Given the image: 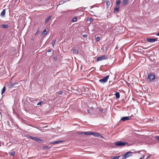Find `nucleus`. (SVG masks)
<instances>
[{
	"label": "nucleus",
	"mask_w": 159,
	"mask_h": 159,
	"mask_svg": "<svg viewBox=\"0 0 159 159\" xmlns=\"http://www.w3.org/2000/svg\"><path fill=\"white\" fill-rule=\"evenodd\" d=\"M51 16H49L47 18L45 19V23H46L48 22L49 21V20H50V19H51Z\"/></svg>",
	"instance_id": "nucleus-19"
},
{
	"label": "nucleus",
	"mask_w": 159,
	"mask_h": 159,
	"mask_svg": "<svg viewBox=\"0 0 159 159\" xmlns=\"http://www.w3.org/2000/svg\"><path fill=\"white\" fill-rule=\"evenodd\" d=\"M109 78V75H107L105 77H104L103 79L99 80V82L101 83H105L107 81V80Z\"/></svg>",
	"instance_id": "nucleus-5"
},
{
	"label": "nucleus",
	"mask_w": 159,
	"mask_h": 159,
	"mask_svg": "<svg viewBox=\"0 0 159 159\" xmlns=\"http://www.w3.org/2000/svg\"><path fill=\"white\" fill-rule=\"evenodd\" d=\"M9 123L10 122L9 121L7 122V124L8 125H9Z\"/></svg>",
	"instance_id": "nucleus-41"
},
{
	"label": "nucleus",
	"mask_w": 159,
	"mask_h": 159,
	"mask_svg": "<svg viewBox=\"0 0 159 159\" xmlns=\"http://www.w3.org/2000/svg\"><path fill=\"white\" fill-rule=\"evenodd\" d=\"M121 155L119 156H114L112 158H111V159H118L119 157H121Z\"/></svg>",
	"instance_id": "nucleus-17"
},
{
	"label": "nucleus",
	"mask_w": 159,
	"mask_h": 159,
	"mask_svg": "<svg viewBox=\"0 0 159 159\" xmlns=\"http://www.w3.org/2000/svg\"><path fill=\"white\" fill-rule=\"evenodd\" d=\"M63 142V141H62L58 140L54 142H51L50 143V144H56L59 143H60L62 142Z\"/></svg>",
	"instance_id": "nucleus-10"
},
{
	"label": "nucleus",
	"mask_w": 159,
	"mask_h": 159,
	"mask_svg": "<svg viewBox=\"0 0 159 159\" xmlns=\"http://www.w3.org/2000/svg\"><path fill=\"white\" fill-rule=\"evenodd\" d=\"M91 132L90 131H88V132H84V134L86 135H90L91 134Z\"/></svg>",
	"instance_id": "nucleus-18"
},
{
	"label": "nucleus",
	"mask_w": 159,
	"mask_h": 159,
	"mask_svg": "<svg viewBox=\"0 0 159 159\" xmlns=\"http://www.w3.org/2000/svg\"><path fill=\"white\" fill-rule=\"evenodd\" d=\"M29 138L30 139H31L35 140V141L39 143H41V142H43V140H42L40 139H39L38 138H36L35 137H33L32 136H29Z\"/></svg>",
	"instance_id": "nucleus-6"
},
{
	"label": "nucleus",
	"mask_w": 159,
	"mask_h": 159,
	"mask_svg": "<svg viewBox=\"0 0 159 159\" xmlns=\"http://www.w3.org/2000/svg\"><path fill=\"white\" fill-rule=\"evenodd\" d=\"M43 103V101H41V102H39L37 103V105H41V103Z\"/></svg>",
	"instance_id": "nucleus-31"
},
{
	"label": "nucleus",
	"mask_w": 159,
	"mask_h": 159,
	"mask_svg": "<svg viewBox=\"0 0 159 159\" xmlns=\"http://www.w3.org/2000/svg\"><path fill=\"white\" fill-rule=\"evenodd\" d=\"M107 57L105 55L100 56L97 58L96 60L97 61H99L103 60H106Z\"/></svg>",
	"instance_id": "nucleus-3"
},
{
	"label": "nucleus",
	"mask_w": 159,
	"mask_h": 159,
	"mask_svg": "<svg viewBox=\"0 0 159 159\" xmlns=\"http://www.w3.org/2000/svg\"><path fill=\"white\" fill-rule=\"evenodd\" d=\"M88 20L90 22H92L93 21V20L92 18H90L88 19Z\"/></svg>",
	"instance_id": "nucleus-30"
},
{
	"label": "nucleus",
	"mask_w": 159,
	"mask_h": 159,
	"mask_svg": "<svg viewBox=\"0 0 159 159\" xmlns=\"http://www.w3.org/2000/svg\"><path fill=\"white\" fill-rule=\"evenodd\" d=\"M78 52V50L76 49H75L73 51V52L74 53L77 54Z\"/></svg>",
	"instance_id": "nucleus-22"
},
{
	"label": "nucleus",
	"mask_w": 159,
	"mask_h": 159,
	"mask_svg": "<svg viewBox=\"0 0 159 159\" xmlns=\"http://www.w3.org/2000/svg\"><path fill=\"white\" fill-rule=\"evenodd\" d=\"M54 60L56 61L57 60V58L56 57H54Z\"/></svg>",
	"instance_id": "nucleus-39"
},
{
	"label": "nucleus",
	"mask_w": 159,
	"mask_h": 159,
	"mask_svg": "<svg viewBox=\"0 0 159 159\" xmlns=\"http://www.w3.org/2000/svg\"><path fill=\"white\" fill-rule=\"evenodd\" d=\"M99 111H100L101 112L103 111V110L102 109H101V108L99 109Z\"/></svg>",
	"instance_id": "nucleus-38"
},
{
	"label": "nucleus",
	"mask_w": 159,
	"mask_h": 159,
	"mask_svg": "<svg viewBox=\"0 0 159 159\" xmlns=\"http://www.w3.org/2000/svg\"><path fill=\"white\" fill-rule=\"evenodd\" d=\"M9 153L11 155L13 156L15 155V152L14 151H13L10 152Z\"/></svg>",
	"instance_id": "nucleus-23"
},
{
	"label": "nucleus",
	"mask_w": 159,
	"mask_h": 159,
	"mask_svg": "<svg viewBox=\"0 0 159 159\" xmlns=\"http://www.w3.org/2000/svg\"><path fill=\"white\" fill-rule=\"evenodd\" d=\"M139 159H142V157H141Z\"/></svg>",
	"instance_id": "nucleus-44"
},
{
	"label": "nucleus",
	"mask_w": 159,
	"mask_h": 159,
	"mask_svg": "<svg viewBox=\"0 0 159 159\" xmlns=\"http://www.w3.org/2000/svg\"><path fill=\"white\" fill-rule=\"evenodd\" d=\"M63 91H60L59 92V94H60V95H61L62 94V93H63Z\"/></svg>",
	"instance_id": "nucleus-33"
},
{
	"label": "nucleus",
	"mask_w": 159,
	"mask_h": 159,
	"mask_svg": "<svg viewBox=\"0 0 159 159\" xmlns=\"http://www.w3.org/2000/svg\"><path fill=\"white\" fill-rule=\"evenodd\" d=\"M129 0H123L122 4L123 5L125 6L128 3Z\"/></svg>",
	"instance_id": "nucleus-12"
},
{
	"label": "nucleus",
	"mask_w": 159,
	"mask_h": 159,
	"mask_svg": "<svg viewBox=\"0 0 159 159\" xmlns=\"http://www.w3.org/2000/svg\"><path fill=\"white\" fill-rule=\"evenodd\" d=\"M96 39L97 41H99L100 40V38L99 37H97Z\"/></svg>",
	"instance_id": "nucleus-28"
},
{
	"label": "nucleus",
	"mask_w": 159,
	"mask_h": 159,
	"mask_svg": "<svg viewBox=\"0 0 159 159\" xmlns=\"http://www.w3.org/2000/svg\"><path fill=\"white\" fill-rule=\"evenodd\" d=\"M47 32L48 31L46 30H44L42 32V35L44 36H45L47 34Z\"/></svg>",
	"instance_id": "nucleus-14"
},
{
	"label": "nucleus",
	"mask_w": 159,
	"mask_h": 159,
	"mask_svg": "<svg viewBox=\"0 0 159 159\" xmlns=\"http://www.w3.org/2000/svg\"><path fill=\"white\" fill-rule=\"evenodd\" d=\"M51 51V49H49L48 50V51H47V52H50Z\"/></svg>",
	"instance_id": "nucleus-36"
},
{
	"label": "nucleus",
	"mask_w": 159,
	"mask_h": 159,
	"mask_svg": "<svg viewBox=\"0 0 159 159\" xmlns=\"http://www.w3.org/2000/svg\"><path fill=\"white\" fill-rule=\"evenodd\" d=\"M156 139L158 141H159V136H156L155 137Z\"/></svg>",
	"instance_id": "nucleus-32"
},
{
	"label": "nucleus",
	"mask_w": 159,
	"mask_h": 159,
	"mask_svg": "<svg viewBox=\"0 0 159 159\" xmlns=\"http://www.w3.org/2000/svg\"><path fill=\"white\" fill-rule=\"evenodd\" d=\"M122 159H125L128 157L132 156V152H126L124 154L121 155Z\"/></svg>",
	"instance_id": "nucleus-2"
},
{
	"label": "nucleus",
	"mask_w": 159,
	"mask_h": 159,
	"mask_svg": "<svg viewBox=\"0 0 159 159\" xmlns=\"http://www.w3.org/2000/svg\"><path fill=\"white\" fill-rule=\"evenodd\" d=\"M156 35L159 36V32L156 34Z\"/></svg>",
	"instance_id": "nucleus-40"
},
{
	"label": "nucleus",
	"mask_w": 159,
	"mask_h": 159,
	"mask_svg": "<svg viewBox=\"0 0 159 159\" xmlns=\"http://www.w3.org/2000/svg\"><path fill=\"white\" fill-rule=\"evenodd\" d=\"M147 40L150 43H153L155 42V41H157V39H152V38H147Z\"/></svg>",
	"instance_id": "nucleus-7"
},
{
	"label": "nucleus",
	"mask_w": 159,
	"mask_h": 159,
	"mask_svg": "<svg viewBox=\"0 0 159 159\" xmlns=\"http://www.w3.org/2000/svg\"><path fill=\"white\" fill-rule=\"evenodd\" d=\"M8 27V25H1V27L4 28H7Z\"/></svg>",
	"instance_id": "nucleus-15"
},
{
	"label": "nucleus",
	"mask_w": 159,
	"mask_h": 159,
	"mask_svg": "<svg viewBox=\"0 0 159 159\" xmlns=\"http://www.w3.org/2000/svg\"><path fill=\"white\" fill-rule=\"evenodd\" d=\"M105 48L107 50V47H105Z\"/></svg>",
	"instance_id": "nucleus-43"
},
{
	"label": "nucleus",
	"mask_w": 159,
	"mask_h": 159,
	"mask_svg": "<svg viewBox=\"0 0 159 159\" xmlns=\"http://www.w3.org/2000/svg\"><path fill=\"white\" fill-rule=\"evenodd\" d=\"M84 132H80L78 133L79 134L83 135L84 134Z\"/></svg>",
	"instance_id": "nucleus-29"
},
{
	"label": "nucleus",
	"mask_w": 159,
	"mask_h": 159,
	"mask_svg": "<svg viewBox=\"0 0 159 159\" xmlns=\"http://www.w3.org/2000/svg\"><path fill=\"white\" fill-rule=\"evenodd\" d=\"M155 78V75L153 74H150L148 75V79L149 82H151Z\"/></svg>",
	"instance_id": "nucleus-4"
},
{
	"label": "nucleus",
	"mask_w": 159,
	"mask_h": 159,
	"mask_svg": "<svg viewBox=\"0 0 159 159\" xmlns=\"http://www.w3.org/2000/svg\"><path fill=\"white\" fill-rule=\"evenodd\" d=\"M87 111H88V112H89V111L88 110H87Z\"/></svg>",
	"instance_id": "nucleus-45"
},
{
	"label": "nucleus",
	"mask_w": 159,
	"mask_h": 159,
	"mask_svg": "<svg viewBox=\"0 0 159 159\" xmlns=\"http://www.w3.org/2000/svg\"><path fill=\"white\" fill-rule=\"evenodd\" d=\"M119 7H116V8H115L114 9V12L115 13H117L118 12V11H119Z\"/></svg>",
	"instance_id": "nucleus-21"
},
{
	"label": "nucleus",
	"mask_w": 159,
	"mask_h": 159,
	"mask_svg": "<svg viewBox=\"0 0 159 159\" xmlns=\"http://www.w3.org/2000/svg\"><path fill=\"white\" fill-rule=\"evenodd\" d=\"M120 0H117L116 2V5L118 6L120 3Z\"/></svg>",
	"instance_id": "nucleus-25"
},
{
	"label": "nucleus",
	"mask_w": 159,
	"mask_h": 159,
	"mask_svg": "<svg viewBox=\"0 0 159 159\" xmlns=\"http://www.w3.org/2000/svg\"><path fill=\"white\" fill-rule=\"evenodd\" d=\"M20 84L18 83H16L14 84H11L10 86L11 87H17L20 86Z\"/></svg>",
	"instance_id": "nucleus-9"
},
{
	"label": "nucleus",
	"mask_w": 159,
	"mask_h": 159,
	"mask_svg": "<svg viewBox=\"0 0 159 159\" xmlns=\"http://www.w3.org/2000/svg\"><path fill=\"white\" fill-rule=\"evenodd\" d=\"M106 4H109V3H110V2H109V1H107L106 2Z\"/></svg>",
	"instance_id": "nucleus-37"
},
{
	"label": "nucleus",
	"mask_w": 159,
	"mask_h": 159,
	"mask_svg": "<svg viewBox=\"0 0 159 159\" xmlns=\"http://www.w3.org/2000/svg\"><path fill=\"white\" fill-rule=\"evenodd\" d=\"M115 95L116 98H119L120 97V93L118 92H117L115 93Z\"/></svg>",
	"instance_id": "nucleus-16"
},
{
	"label": "nucleus",
	"mask_w": 159,
	"mask_h": 159,
	"mask_svg": "<svg viewBox=\"0 0 159 159\" xmlns=\"http://www.w3.org/2000/svg\"><path fill=\"white\" fill-rule=\"evenodd\" d=\"M39 32V30H38L36 32V33L35 34V35L37 34Z\"/></svg>",
	"instance_id": "nucleus-35"
},
{
	"label": "nucleus",
	"mask_w": 159,
	"mask_h": 159,
	"mask_svg": "<svg viewBox=\"0 0 159 159\" xmlns=\"http://www.w3.org/2000/svg\"><path fill=\"white\" fill-rule=\"evenodd\" d=\"M55 42H56L55 40H53L52 41V44L53 46L55 44Z\"/></svg>",
	"instance_id": "nucleus-27"
},
{
	"label": "nucleus",
	"mask_w": 159,
	"mask_h": 159,
	"mask_svg": "<svg viewBox=\"0 0 159 159\" xmlns=\"http://www.w3.org/2000/svg\"><path fill=\"white\" fill-rule=\"evenodd\" d=\"M5 90H6V87L5 86H4L3 88L2 89V92H1L2 95L4 93L5 91Z\"/></svg>",
	"instance_id": "nucleus-20"
},
{
	"label": "nucleus",
	"mask_w": 159,
	"mask_h": 159,
	"mask_svg": "<svg viewBox=\"0 0 159 159\" xmlns=\"http://www.w3.org/2000/svg\"><path fill=\"white\" fill-rule=\"evenodd\" d=\"M87 111H88V112H89V111L88 110H87Z\"/></svg>",
	"instance_id": "nucleus-46"
},
{
	"label": "nucleus",
	"mask_w": 159,
	"mask_h": 159,
	"mask_svg": "<svg viewBox=\"0 0 159 159\" xmlns=\"http://www.w3.org/2000/svg\"><path fill=\"white\" fill-rule=\"evenodd\" d=\"M149 157H150V156H148L147 157V158H149Z\"/></svg>",
	"instance_id": "nucleus-42"
},
{
	"label": "nucleus",
	"mask_w": 159,
	"mask_h": 159,
	"mask_svg": "<svg viewBox=\"0 0 159 159\" xmlns=\"http://www.w3.org/2000/svg\"><path fill=\"white\" fill-rule=\"evenodd\" d=\"M43 148L44 149L48 150L50 148L48 146H44L43 147Z\"/></svg>",
	"instance_id": "nucleus-26"
},
{
	"label": "nucleus",
	"mask_w": 159,
	"mask_h": 159,
	"mask_svg": "<svg viewBox=\"0 0 159 159\" xmlns=\"http://www.w3.org/2000/svg\"><path fill=\"white\" fill-rule=\"evenodd\" d=\"M114 144L116 146H123L126 145L128 146H129L127 142L121 141H116L114 143Z\"/></svg>",
	"instance_id": "nucleus-1"
},
{
	"label": "nucleus",
	"mask_w": 159,
	"mask_h": 159,
	"mask_svg": "<svg viewBox=\"0 0 159 159\" xmlns=\"http://www.w3.org/2000/svg\"><path fill=\"white\" fill-rule=\"evenodd\" d=\"M87 35L86 34H83V37H87Z\"/></svg>",
	"instance_id": "nucleus-34"
},
{
	"label": "nucleus",
	"mask_w": 159,
	"mask_h": 159,
	"mask_svg": "<svg viewBox=\"0 0 159 159\" xmlns=\"http://www.w3.org/2000/svg\"><path fill=\"white\" fill-rule=\"evenodd\" d=\"M6 13V10L5 9H4L2 11L1 13V16H2L4 17L5 16V15Z\"/></svg>",
	"instance_id": "nucleus-13"
},
{
	"label": "nucleus",
	"mask_w": 159,
	"mask_h": 159,
	"mask_svg": "<svg viewBox=\"0 0 159 159\" xmlns=\"http://www.w3.org/2000/svg\"><path fill=\"white\" fill-rule=\"evenodd\" d=\"M131 116L123 117L121 118V120L124 121L126 120H129L131 119Z\"/></svg>",
	"instance_id": "nucleus-8"
},
{
	"label": "nucleus",
	"mask_w": 159,
	"mask_h": 159,
	"mask_svg": "<svg viewBox=\"0 0 159 159\" xmlns=\"http://www.w3.org/2000/svg\"><path fill=\"white\" fill-rule=\"evenodd\" d=\"M91 134H92L94 136L97 137H98L99 136V134L98 133L95 132H91Z\"/></svg>",
	"instance_id": "nucleus-11"
},
{
	"label": "nucleus",
	"mask_w": 159,
	"mask_h": 159,
	"mask_svg": "<svg viewBox=\"0 0 159 159\" xmlns=\"http://www.w3.org/2000/svg\"><path fill=\"white\" fill-rule=\"evenodd\" d=\"M77 17H74L72 19V22H75L76 21H77Z\"/></svg>",
	"instance_id": "nucleus-24"
}]
</instances>
